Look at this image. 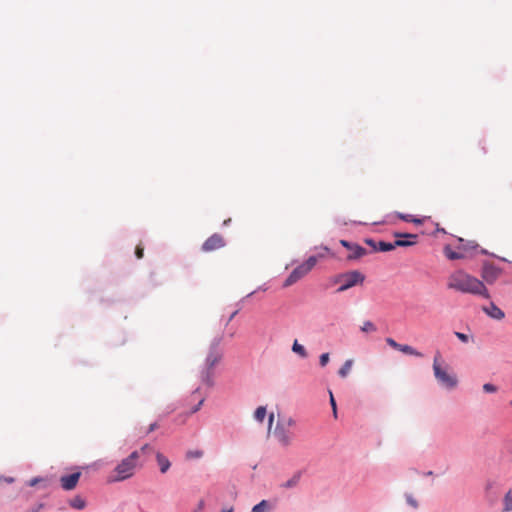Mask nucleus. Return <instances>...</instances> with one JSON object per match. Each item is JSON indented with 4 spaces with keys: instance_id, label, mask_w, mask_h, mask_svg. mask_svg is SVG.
Instances as JSON below:
<instances>
[{
    "instance_id": "1",
    "label": "nucleus",
    "mask_w": 512,
    "mask_h": 512,
    "mask_svg": "<svg viewBox=\"0 0 512 512\" xmlns=\"http://www.w3.org/2000/svg\"><path fill=\"white\" fill-rule=\"evenodd\" d=\"M447 287L461 293L489 298L488 290L483 282L462 270L455 271L448 277Z\"/></svg>"
},
{
    "instance_id": "2",
    "label": "nucleus",
    "mask_w": 512,
    "mask_h": 512,
    "mask_svg": "<svg viewBox=\"0 0 512 512\" xmlns=\"http://www.w3.org/2000/svg\"><path fill=\"white\" fill-rule=\"evenodd\" d=\"M140 453L133 451L129 456L122 459L111 472L109 482H121L131 478L137 469Z\"/></svg>"
},
{
    "instance_id": "3",
    "label": "nucleus",
    "mask_w": 512,
    "mask_h": 512,
    "mask_svg": "<svg viewBox=\"0 0 512 512\" xmlns=\"http://www.w3.org/2000/svg\"><path fill=\"white\" fill-rule=\"evenodd\" d=\"M219 341L213 343L205 359L204 368L200 373V378L203 384L210 387L213 385V369L220 363L223 353L218 347Z\"/></svg>"
},
{
    "instance_id": "4",
    "label": "nucleus",
    "mask_w": 512,
    "mask_h": 512,
    "mask_svg": "<svg viewBox=\"0 0 512 512\" xmlns=\"http://www.w3.org/2000/svg\"><path fill=\"white\" fill-rule=\"evenodd\" d=\"M433 372L438 383L446 389L452 390L458 385L456 375L449 372V367L444 364L439 352L433 359Z\"/></svg>"
},
{
    "instance_id": "5",
    "label": "nucleus",
    "mask_w": 512,
    "mask_h": 512,
    "mask_svg": "<svg viewBox=\"0 0 512 512\" xmlns=\"http://www.w3.org/2000/svg\"><path fill=\"white\" fill-rule=\"evenodd\" d=\"M295 420L291 417L279 420L274 429V437L283 447H288L293 442V432L291 428L295 425Z\"/></svg>"
},
{
    "instance_id": "6",
    "label": "nucleus",
    "mask_w": 512,
    "mask_h": 512,
    "mask_svg": "<svg viewBox=\"0 0 512 512\" xmlns=\"http://www.w3.org/2000/svg\"><path fill=\"white\" fill-rule=\"evenodd\" d=\"M364 280L365 276L361 272L353 270L335 276L333 281L336 284H340L337 292L341 293L356 285L363 284Z\"/></svg>"
},
{
    "instance_id": "7",
    "label": "nucleus",
    "mask_w": 512,
    "mask_h": 512,
    "mask_svg": "<svg viewBox=\"0 0 512 512\" xmlns=\"http://www.w3.org/2000/svg\"><path fill=\"white\" fill-rule=\"evenodd\" d=\"M395 237L397 238H406V240L397 239L394 242H385V241H379L377 245V251L380 252H388L396 247H409L417 242L418 236L416 234H410V233H395Z\"/></svg>"
},
{
    "instance_id": "8",
    "label": "nucleus",
    "mask_w": 512,
    "mask_h": 512,
    "mask_svg": "<svg viewBox=\"0 0 512 512\" xmlns=\"http://www.w3.org/2000/svg\"><path fill=\"white\" fill-rule=\"evenodd\" d=\"M318 258L316 256H310L304 263L297 266L287 277L284 282V286L288 287L299 281L305 275H307L313 267L317 264Z\"/></svg>"
},
{
    "instance_id": "9",
    "label": "nucleus",
    "mask_w": 512,
    "mask_h": 512,
    "mask_svg": "<svg viewBox=\"0 0 512 512\" xmlns=\"http://www.w3.org/2000/svg\"><path fill=\"white\" fill-rule=\"evenodd\" d=\"M225 246V240L222 235L215 233L210 236L202 245V251L212 252Z\"/></svg>"
},
{
    "instance_id": "10",
    "label": "nucleus",
    "mask_w": 512,
    "mask_h": 512,
    "mask_svg": "<svg viewBox=\"0 0 512 512\" xmlns=\"http://www.w3.org/2000/svg\"><path fill=\"white\" fill-rule=\"evenodd\" d=\"M340 244L350 251V253L347 256L348 260L359 259L366 255L367 253V251L363 247L356 243H351L347 240H340Z\"/></svg>"
},
{
    "instance_id": "11",
    "label": "nucleus",
    "mask_w": 512,
    "mask_h": 512,
    "mask_svg": "<svg viewBox=\"0 0 512 512\" xmlns=\"http://www.w3.org/2000/svg\"><path fill=\"white\" fill-rule=\"evenodd\" d=\"M80 477H81L80 472H75L70 475L61 476V478H60L61 487L66 491L73 490L77 486Z\"/></svg>"
},
{
    "instance_id": "12",
    "label": "nucleus",
    "mask_w": 512,
    "mask_h": 512,
    "mask_svg": "<svg viewBox=\"0 0 512 512\" xmlns=\"http://www.w3.org/2000/svg\"><path fill=\"white\" fill-rule=\"evenodd\" d=\"M484 311L487 315L496 320H502L505 317L504 312L494 303H491L488 307H485Z\"/></svg>"
},
{
    "instance_id": "13",
    "label": "nucleus",
    "mask_w": 512,
    "mask_h": 512,
    "mask_svg": "<svg viewBox=\"0 0 512 512\" xmlns=\"http://www.w3.org/2000/svg\"><path fill=\"white\" fill-rule=\"evenodd\" d=\"M156 460H157V463L159 465L161 473H166L169 470L170 466H171V463L168 460V458L165 457L162 453L157 452L156 453Z\"/></svg>"
},
{
    "instance_id": "14",
    "label": "nucleus",
    "mask_w": 512,
    "mask_h": 512,
    "mask_svg": "<svg viewBox=\"0 0 512 512\" xmlns=\"http://www.w3.org/2000/svg\"><path fill=\"white\" fill-rule=\"evenodd\" d=\"M498 274V271L493 267H485L482 276L488 283H492L497 279Z\"/></svg>"
},
{
    "instance_id": "15",
    "label": "nucleus",
    "mask_w": 512,
    "mask_h": 512,
    "mask_svg": "<svg viewBox=\"0 0 512 512\" xmlns=\"http://www.w3.org/2000/svg\"><path fill=\"white\" fill-rule=\"evenodd\" d=\"M399 351H401L404 354L415 356V357L423 356L421 352L417 351L412 346L407 345V344H401Z\"/></svg>"
},
{
    "instance_id": "16",
    "label": "nucleus",
    "mask_w": 512,
    "mask_h": 512,
    "mask_svg": "<svg viewBox=\"0 0 512 512\" xmlns=\"http://www.w3.org/2000/svg\"><path fill=\"white\" fill-rule=\"evenodd\" d=\"M300 477H301V474L299 472L294 474L289 480L282 483L281 487L285 488V489H290V488L297 486V484L300 481Z\"/></svg>"
},
{
    "instance_id": "17",
    "label": "nucleus",
    "mask_w": 512,
    "mask_h": 512,
    "mask_svg": "<svg viewBox=\"0 0 512 512\" xmlns=\"http://www.w3.org/2000/svg\"><path fill=\"white\" fill-rule=\"evenodd\" d=\"M271 509L270 503L267 500H262L252 508L251 512H269Z\"/></svg>"
},
{
    "instance_id": "18",
    "label": "nucleus",
    "mask_w": 512,
    "mask_h": 512,
    "mask_svg": "<svg viewBox=\"0 0 512 512\" xmlns=\"http://www.w3.org/2000/svg\"><path fill=\"white\" fill-rule=\"evenodd\" d=\"M69 504L72 508L78 510H82L86 507V501L80 496H75L70 500Z\"/></svg>"
},
{
    "instance_id": "19",
    "label": "nucleus",
    "mask_w": 512,
    "mask_h": 512,
    "mask_svg": "<svg viewBox=\"0 0 512 512\" xmlns=\"http://www.w3.org/2000/svg\"><path fill=\"white\" fill-rule=\"evenodd\" d=\"M444 254L450 260L462 259L464 257L462 253L453 251L449 246L444 248Z\"/></svg>"
},
{
    "instance_id": "20",
    "label": "nucleus",
    "mask_w": 512,
    "mask_h": 512,
    "mask_svg": "<svg viewBox=\"0 0 512 512\" xmlns=\"http://www.w3.org/2000/svg\"><path fill=\"white\" fill-rule=\"evenodd\" d=\"M352 365H353V360H351V359L346 360L345 363L342 365V367L338 371L339 376L342 378H345L349 374V372L352 368Z\"/></svg>"
},
{
    "instance_id": "21",
    "label": "nucleus",
    "mask_w": 512,
    "mask_h": 512,
    "mask_svg": "<svg viewBox=\"0 0 512 512\" xmlns=\"http://www.w3.org/2000/svg\"><path fill=\"white\" fill-rule=\"evenodd\" d=\"M503 504H504V507H503L504 512L512 511V491L511 490H509L505 494L504 499H503Z\"/></svg>"
},
{
    "instance_id": "22",
    "label": "nucleus",
    "mask_w": 512,
    "mask_h": 512,
    "mask_svg": "<svg viewBox=\"0 0 512 512\" xmlns=\"http://www.w3.org/2000/svg\"><path fill=\"white\" fill-rule=\"evenodd\" d=\"M292 351L297 353L299 356L305 358L307 356V352L303 345L299 344L297 340L294 341L292 345Z\"/></svg>"
},
{
    "instance_id": "23",
    "label": "nucleus",
    "mask_w": 512,
    "mask_h": 512,
    "mask_svg": "<svg viewBox=\"0 0 512 512\" xmlns=\"http://www.w3.org/2000/svg\"><path fill=\"white\" fill-rule=\"evenodd\" d=\"M267 414V411H266V407L264 406H259L255 412H254V418L259 421V422H263L265 416Z\"/></svg>"
},
{
    "instance_id": "24",
    "label": "nucleus",
    "mask_w": 512,
    "mask_h": 512,
    "mask_svg": "<svg viewBox=\"0 0 512 512\" xmlns=\"http://www.w3.org/2000/svg\"><path fill=\"white\" fill-rule=\"evenodd\" d=\"M377 330L375 324L371 321H365L363 322V325L361 326V331L365 333L369 332H375Z\"/></svg>"
},
{
    "instance_id": "25",
    "label": "nucleus",
    "mask_w": 512,
    "mask_h": 512,
    "mask_svg": "<svg viewBox=\"0 0 512 512\" xmlns=\"http://www.w3.org/2000/svg\"><path fill=\"white\" fill-rule=\"evenodd\" d=\"M204 452L202 450H189L186 453L187 459H199L203 456Z\"/></svg>"
},
{
    "instance_id": "26",
    "label": "nucleus",
    "mask_w": 512,
    "mask_h": 512,
    "mask_svg": "<svg viewBox=\"0 0 512 512\" xmlns=\"http://www.w3.org/2000/svg\"><path fill=\"white\" fill-rule=\"evenodd\" d=\"M406 502L413 508H418V502L411 494H405Z\"/></svg>"
},
{
    "instance_id": "27",
    "label": "nucleus",
    "mask_w": 512,
    "mask_h": 512,
    "mask_svg": "<svg viewBox=\"0 0 512 512\" xmlns=\"http://www.w3.org/2000/svg\"><path fill=\"white\" fill-rule=\"evenodd\" d=\"M329 394H330V404H331V407H332V410H333V416H334V418H337L336 401H335L334 396H333L331 391H329Z\"/></svg>"
},
{
    "instance_id": "28",
    "label": "nucleus",
    "mask_w": 512,
    "mask_h": 512,
    "mask_svg": "<svg viewBox=\"0 0 512 512\" xmlns=\"http://www.w3.org/2000/svg\"><path fill=\"white\" fill-rule=\"evenodd\" d=\"M483 390L486 392V393H494L497 391V387L491 383H486L483 385Z\"/></svg>"
},
{
    "instance_id": "29",
    "label": "nucleus",
    "mask_w": 512,
    "mask_h": 512,
    "mask_svg": "<svg viewBox=\"0 0 512 512\" xmlns=\"http://www.w3.org/2000/svg\"><path fill=\"white\" fill-rule=\"evenodd\" d=\"M386 343H387L390 347H392L393 349H396V350H398V351H399V349H400V345H401V344L397 343L393 338H390V337H389V338H386Z\"/></svg>"
},
{
    "instance_id": "30",
    "label": "nucleus",
    "mask_w": 512,
    "mask_h": 512,
    "mask_svg": "<svg viewBox=\"0 0 512 512\" xmlns=\"http://www.w3.org/2000/svg\"><path fill=\"white\" fill-rule=\"evenodd\" d=\"M135 255L138 259H142L144 256V247L142 245H137L135 248Z\"/></svg>"
},
{
    "instance_id": "31",
    "label": "nucleus",
    "mask_w": 512,
    "mask_h": 512,
    "mask_svg": "<svg viewBox=\"0 0 512 512\" xmlns=\"http://www.w3.org/2000/svg\"><path fill=\"white\" fill-rule=\"evenodd\" d=\"M455 336L463 343H467L469 341V336L467 334L455 332Z\"/></svg>"
},
{
    "instance_id": "32",
    "label": "nucleus",
    "mask_w": 512,
    "mask_h": 512,
    "mask_svg": "<svg viewBox=\"0 0 512 512\" xmlns=\"http://www.w3.org/2000/svg\"><path fill=\"white\" fill-rule=\"evenodd\" d=\"M320 365L324 367L329 362V353H323L319 359Z\"/></svg>"
},
{
    "instance_id": "33",
    "label": "nucleus",
    "mask_w": 512,
    "mask_h": 512,
    "mask_svg": "<svg viewBox=\"0 0 512 512\" xmlns=\"http://www.w3.org/2000/svg\"><path fill=\"white\" fill-rule=\"evenodd\" d=\"M365 243L367 245H369L372 248L373 251H375V252L377 251L378 242H376V241H374L372 239L367 238V239H365Z\"/></svg>"
},
{
    "instance_id": "34",
    "label": "nucleus",
    "mask_w": 512,
    "mask_h": 512,
    "mask_svg": "<svg viewBox=\"0 0 512 512\" xmlns=\"http://www.w3.org/2000/svg\"><path fill=\"white\" fill-rule=\"evenodd\" d=\"M151 451H153V447H152V446H150L149 444H145V445H143V446L141 447V449H140L139 453H140V454H141V453H142V454H145V453H149V452H151Z\"/></svg>"
},
{
    "instance_id": "35",
    "label": "nucleus",
    "mask_w": 512,
    "mask_h": 512,
    "mask_svg": "<svg viewBox=\"0 0 512 512\" xmlns=\"http://www.w3.org/2000/svg\"><path fill=\"white\" fill-rule=\"evenodd\" d=\"M397 215H398V217H399L401 220L406 221V222H411L412 217H413V216H412V215H410V214H402V213H398Z\"/></svg>"
},
{
    "instance_id": "36",
    "label": "nucleus",
    "mask_w": 512,
    "mask_h": 512,
    "mask_svg": "<svg viewBox=\"0 0 512 512\" xmlns=\"http://www.w3.org/2000/svg\"><path fill=\"white\" fill-rule=\"evenodd\" d=\"M203 402H204V398L200 399L198 404L195 407L192 408L191 412L192 413L197 412L200 409V407L203 404Z\"/></svg>"
},
{
    "instance_id": "37",
    "label": "nucleus",
    "mask_w": 512,
    "mask_h": 512,
    "mask_svg": "<svg viewBox=\"0 0 512 512\" xmlns=\"http://www.w3.org/2000/svg\"><path fill=\"white\" fill-rule=\"evenodd\" d=\"M273 420H274V414L271 413L269 415V418H268V431L270 432L271 428H272V424H273Z\"/></svg>"
},
{
    "instance_id": "38",
    "label": "nucleus",
    "mask_w": 512,
    "mask_h": 512,
    "mask_svg": "<svg viewBox=\"0 0 512 512\" xmlns=\"http://www.w3.org/2000/svg\"><path fill=\"white\" fill-rule=\"evenodd\" d=\"M204 508V501L201 500L199 503H198V506H197V509L194 511V512H199V511H202Z\"/></svg>"
},
{
    "instance_id": "39",
    "label": "nucleus",
    "mask_w": 512,
    "mask_h": 512,
    "mask_svg": "<svg viewBox=\"0 0 512 512\" xmlns=\"http://www.w3.org/2000/svg\"><path fill=\"white\" fill-rule=\"evenodd\" d=\"M158 428V424L157 423H152L150 426H149V429H148V432L147 433H150L152 431H154L155 429Z\"/></svg>"
},
{
    "instance_id": "40",
    "label": "nucleus",
    "mask_w": 512,
    "mask_h": 512,
    "mask_svg": "<svg viewBox=\"0 0 512 512\" xmlns=\"http://www.w3.org/2000/svg\"><path fill=\"white\" fill-rule=\"evenodd\" d=\"M411 222L414 223V224H422L423 223V219L412 217Z\"/></svg>"
},
{
    "instance_id": "41",
    "label": "nucleus",
    "mask_w": 512,
    "mask_h": 512,
    "mask_svg": "<svg viewBox=\"0 0 512 512\" xmlns=\"http://www.w3.org/2000/svg\"><path fill=\"white\" fill-rule=\"evenodd\" d=\"M39 481H40L39 478H33V479L30 480L29 485L30 486H35Z\"/></svg>"
},
{
    "instance_id": "42",
    "label": "nucleus",
    "mask_w": 512,
    "mask_h": 512,
    "mask_svg": "<svg viewBox=\"0 0 512 512\" xmlns=\"http://www.w3.org/2000/svg\"><path fill=\"white\" fill-rule=\"evenodd\" d=\"M493 486H494V482H492V481H488V482L486 483L485 489H486V490H490V489H492V488H493Z\"/></svg>"
},
{
    "instance_id": "43",
    "label": "nucleus",
    "mask_w": 512,
    "mask_h": 512,
    "mask_svg": "<svg viewBox=\"0 0 512 512\" xmlns=\"http://www.w3.org/2000/svg\"><path fill=\"white\" fill-rule=\"evenodd\" d=\"M234 508L231 506L229 508H224L221 510V512H233Z\"/></svg>"
},
{
    "instance_id": "44",
    "label": "nucleus",
    "mask_w": 512,
    "mask_h": 512,
    "mask_svg": "<svg viewBox=\"0 0 512 512\" xmlns=\"http://www.w3.org/2000/svg\"><path fill=\"white\" fill-rule=\"evenodd\" d=\"M236 314H237V311H235L234 313H232V315H231V316L229 317V319H228V322H230V321L234 318V316H235Z\"/></svg>"
},
{
    "instance_id": "45",
    "label": "nucleus",
    "mask_w": 512,
    "mask_h": 512,
    "mask_svg": "<svg viewBox=\"0 0 512 512\" xmlns=\"http://www.w3.org/2000/svg\"><path fill=\"white\" fill-rule=\"evenodd\" d=\"M231 222V219L224 220L223 225H228Z\"/></svg>"
},
{
    "instance_id": "46",
    "label": "nucleus",
    "mask_w": 512,
    "mask_h": 512,
    "mask_svg": "<svg viewBox=\"0 0 512 512\" xmlns=\"http://www.w3.org/2000/svg\"><path fill=\"white\" fill-rule=\"evenodd\" d=\"M432 474H433V472H432V471H429V472H427V473H426V475H428V476H430V475H432Z\"/></svg>"
},
{
    "instance_id": "47",
    "label": "nucleus",
    "mask_w": 512,
    "mask_h": 512,
    "mask_svg": "<svg viewBox=\"0 0 512 512\" xmlns=\"http://www.w3.org/2000/svg\"><path fill=\"white\" fill-rule=\"evenodd\" d=\"M511 404H512V401H511Z\"/></svg>"
}]
</instances>
